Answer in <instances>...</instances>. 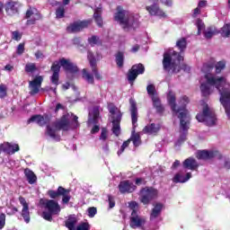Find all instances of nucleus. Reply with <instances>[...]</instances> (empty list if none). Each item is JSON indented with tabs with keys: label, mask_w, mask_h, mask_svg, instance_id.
I'll list each match as a JSON object with an SVG mask.
<instances>
[{
	"label": "nucleus",
	"mask_w": 230,
	"mask_h": 230,
	"mask_svg": "<svg viewBox=\"0 0 230 230\" xmlns=\"http://www.w3.org/2000/svg\"><path fill=\"white\" fill-rule=\"evenodd\" d=\"M92 22H93V20H84V21L75 22L70 24L66 30L71 33H75L76 31H82V30H84V28H88V26Z\"/></svg>",
	"instance_id": "2eb2a0df"
},
{
	"label": "nucleus",
	"mask_w": 230,
	"mask_h": 230,
	"mask_svg": "<svg viewBox=\"0 0 230 230\" xmlns=\"http://www.w3.org/2000/svg\"><path fill=\"white\" fill-rule=\"evenodd\" d=\"M109 112H110V120L112 123V133L115 136H119L121 134V128L119 126V123H121V118L123 114L121 113V111L118 109L114 104L110 103L108 105Z\"/></svg>",
	"instance_id": "1a4fd4ad"
},
{
	"label": "nucleus",
	"mask_w": 230,
	"mask_h": 230,
	"mask_svg": "<svg viewBox=\"0 0 230 230\" xmlns=\"http://www.w3.org/2000/svg\"><path fill=\"white\" fill-rule=\"evenodd\" d=\"M218 155V151H208V150H200L196 153L197 159L206 161L208 159H213V157H217Z\"/></svg>",
	"instance_id": "5701e85b"
},
{
	"label": "nucleus",
	"mask_w": 230,
	"mask_h": 230,
	"mask_svg": "<svg viewBox=\"0 0 230 230\" xmlns=\"http://www.w3.org/2000/svg\"><path fill=\"white\" fill-rule=\"evenodd\" d=\"M136 184L137 186H141V184H145V181L143 180V178H137L136 180Z\"/></svg>",
	"instance_id": "69168bd1"
},
{
	"label": "nucleus",
	"mask_w": 230,
	"mask_h": 230,
	"mask_svg": "<svg viewBox=\"0 0 230 230\" xmlns=\"http://www.w3.org/2000/svg\"><path fill=\"white\" fill-rule=\"evenodd\" d=\"M44 81V77L42 75H39L34 78L33 81L29 83L30 94H38L40 91V87L42 86V82Z\"/></svg>",
	"instance_id": "a211bd4d"
},
{
	"label": "nucleus",
	"mask_w": 230,
	"mask_h": 230,
	"mask_svg": "<svg viewBox=\"0 0 230 230\" xmlns=\"http://www.w3.org/2000/svg\"><path fill=\"white\" fill-rule=\"evenodd\" d=\"M96 213H97L96 208L93 207L88 208V217H90V218H93Z\"/></svg>",
	"instance_id": "6e6d98bb"
},
{
	"label": "nucleus",
	"mask_w": 230,
	"mask_h": 230,
	"mask_svg": "<svg viewBox=\"0 0 230 230\" xmlns=\"http://www.w3.org/2000/svg\"><path fill=\"white\" fill-rule=\"evenodd\" d=\"M64 91H67L70 87L73 89V91H76V86L69 84V83H66L62 85Z\"/></svg>",
	"instance_id": "13d9d810"
},
{
	"label": "nucleus",
	"mask_w": 230,
	"mask_h": 230,
	"mask_svg": "<svg viewBox=\"0 0 230 230\" xmlns=\"http://www.w3.org/2000/svg\"><path fill=\"white\" fill-rule=\"evenodd\" d=\"M19 202L22 206V217L26 224H30V204H28L23 197L19 198Z\"/></svg>",
	"instance_id": "aec40b11"
},
{
	"label": "nucleus",
	"mask_w": 230,
	"mask_h": 230,
	"mask_svg": "<svg viewBox=\"0 0 230 230\" xmlns=\"http://www.w3.org/2000/svg\"><path fill=\"white\" fill-rule=\"evenodd\" d=\"M25 18H27V26H31L37 22V21H40L42 19V14L37 10L35 7H30L25 14Z\"/></svg>",
	"instance_id": "ddd939ff"
},
{
	"label": "nucleus",
	"mask_w": 230,
	"mask_h": 230,
	"mask_svg": "<svg viewBox=\"0 0 230 230\" xmlns=\"http://www.w3.org/2000/svg\"><path fill=\"white\" fill-rule=\"evenodd\" d=\"M161 130V123H151L149 125H146L143 128L144 134H147L148 136H157Z\"/></svg>",
	"instance_id": "4be33fe9"
},
{
	"label": "nucleus",
	"mask_w": 230,
	"mask_h": 230,
	"mask_svg": "<svg viewBox=\"0 0 230 230\" xmlns=\"http://www.w3.org/2000/svg\"><path fill=\"white\" fill-rule=\"evenodd\" d=\"M6 85L0 84V98H4V96H6Z\"/></svg>",
	"instance_id": "864d4df0"
},
{
	"label": "nucleus",
	"mask_w": 230,
	"mask_h": 230,
	"mask_svg": "<svg viewBox=\"0 0 230 230\" xmlns=\"http://www.w3.org/2000/svg\"><path fill=\"white\" fill-rule=\"evenodd\" d=\"M146 10L150 15H156L157 17H166V13L159 8L156 3L152 5L146 6Z\"/></svg>",
	"instance_id": "a878e982"
},
{
	"label": "nucleus",
	"mask_w": 230,
	"mask_h": 230,
	"mask_svg": "<svg viewBox=\"0 0 230 230\" xmlns=\"http://www.w3.org/2000/svg\"><path fill=\"white\" fill-rule=\"evenodd\" d=\"M51 121V118L48 115H34L29 119V123H37L40 127H44Z\"/></svg>",
	"instance_id": "412c9836"
},
{
	"label": "nucleus",
	"mask_w": 230,
	"mask_h": 230,
	"mask_svg": "<svg viewBox=\"0 0 230 230\" xmlns=\"http://www.w3.org/2000/svg\"><path fill=\"white\" fill-rule=\"evenodd\" d=\"M88 44L92 47L100 46V44H102V40H100V37L93 35L88 38Z\"/></svg>",
	"instance_id": "e433bc0d"
},
{
	"label": "nucleus",
	"mask_w": 230,
	"mask_h": 230,
	"mask_svg": "<svg viewBox=\"0 0 230 230\" xmlns=\"http://www.w3.org/2000/svg\"><path fill=\"white\" fill-rule=\"evenodd\" d=\"M197 15H200V9H199V7L195 8L193 10V17H197Z\"/></svg>",
	"instance_id": "338daca9"
},
{
	"label": "nucleus",
	"mask_w": 230,
	"mask_h": 230,
	"mask_svg": "<svg viewBox=\"0 0 230 230\" xmlns=\"http://www.w3.org/2000/svg\"><path fill=\"white\" fill-rule=\"evenodd\" d=\"M78 128V117L73 113L64 115L58 122H52L47 125L46 134L49 136L53 141H60V130H69V128Z\"/></svg>",
	"instance_id": "7ed1b4c3"
},
{
	"label": "nucleus",
	"mask_w": 230,
	"mask_h": 230,
	"mask_svg": "<svg viewBox=\"0 0 230 230\" xmlns=\"http://www.w3.org/2000/svg\"><path fill=\"white\" fill-rule=\"evenodd\" d=\"M183 170H190L191 172H195L199 170V162L195 160L193 157H189L185 159L182 163Z\"/></svg>",
	"instance_id": "393cba45"
},
{
	"label": "nucleus",
	"mask_w": 230,
	"mask_h": 230,
	"mask_svg": "<svg viewBox=\"0 0 230 230\" xmlns=\"http://www.w3.org/2000/svg\"><path fill=\"white\" fill-rule=\"evenodd\" d=\"M179 166H181V161L175 160V162L172 165V169L175 170V169L179 168Z\"/></svg>",
	"instance_id": "0e129e2a"
},
{
	"label": "nucleus",
	"mask_w": 230,
	"mask_h": 230,
	"mask_svg": "<svg viewBox=\"0 0 230 230\" xmlns=\"http://www.w3.org/2000/svg\"><path fill=\"white\" fill-rule=\"evenodd\" d=\"M213 35H215V29L212 27L208 28L204 32L205 39H211Z\"/></svg>",
	"instance_id": "de8ad7c7"
},
{
	"label": "nucleus",
	"mask_w": 230,
	"mask_h": 230,
	"mask_svg": "<svg viewBox=\"0 0 230 230\" xmlns=\"http://www.w3.org/2000/svg\"><path fill=\"white\" fill-rule=\"evenodd\" d=\"M157 195H158L157 190L154 188L146 187L140 190L139 200L140 202H142V204L146 206L150 204V202L154 200V199H155Z\"/></svg>",
	"instance_id": "9b49d317"
},
{
	"label": "nucleus",
	"mask_w": 230,
	"mask_h": 230,
	"mask_svg": "<svg viewBox=\"0 0 230 230\" xmlns=\"http://www.w3.org/2000/svg\"><path fill=\"white\" fill-rule=\"evenodd\" d=\"M93 19L99 28L103 26V19L102 18V6L94 9Z\"/></svg>",
	"instance_id": "7c9ffc66"
},
{
	"label": "nucleus",
	"mask_w": 230,
	"mask_h": 230,
	"mask_svg": "<svg viewBox=\"0 0 230 230\" xmlns=\"http://www.w3.org/2000/svg\"><path fill=\"white\" fill-rule=\"evenodd\" d=\"M60 66L67 73V76L70 75L75 76L78 73V66H76V64L73 63L71 59L61 58L59 61L54 62L51 66L53 75L50 78L51 83L54 85H58V73H60Z\"/></svg>",
	"instance_id": "423d86ee"
},
{
	"label": "nucleus",
	"mask_w": 230,
	"mask_h": 230,
	"mask_svg": "<svg viewBox=\"0 0 230 230\" xmlns=\"http://www.w3.org/2000/svg\"><path fill=\"white\" fill-rule=\"evenodd\" d=\"M215 66L217 75H220L223 69H226V60L218 61L216 64L215 58H210L203 64L201 72L204 76L199 79V89L202 96L205 97L211 96L217 89L220 95L219 102L224 107L228 119H230V84L225 76L211 74Z\"/></svg>",
	"instance_id": "f257e3e1"
},
{
	"label": "nucleus",
	"mask_w": 230,
	"mask_h": 230,
	"mask_svg": "<svg viewBox=\"0 0 230 230\" xmlns=\"http://www.w3.org/2000/svg\"><path fill=\"white\" fill-rule=\"evenodd\" d=\"M88 60L90 62L92 72L93 75L95 76V79L102 80V74H100V72H98V69H96V58H94V54L92 51H88Z\"/></svg>",
	"instance_id": "b1692460"
},
{
	"label": "nucleus",
	"mask_w": 230,
	"mask_h": 230,
	"mask_svg": "<svg viewBox=\"0 0 230 230\" xmlns=\"http://www.w3.org/2000/svg\"><path fill=\"white\" fill-rule=\"evenodd\" d=\"M21 39H22V34L21 32H19V31H14L12 32V40H21Z\"/></svg>",
	"instance_id": "8fccbe9b"
},
{
	"label": "nucleus",
	"mask_w": 230,
	"mask_h": 230,
	"mask_svg": "<svg viewBox=\"0 0 230 230\" xmlns=\"http://www.w3.org/2000/svg\"><path fill=\"white\" fill-rule=\"evenodd\" d=\"M65 224L68 230H76V227H78V217L75 215H70Z\"/></svg>",
	"instance_id": "c85d7f7f"
},
{
	"label": "nucleus",
	"mask_w": 230,
	"mask_h": 230,
	"mask_svg": "<svg viewBox=\"0 0 230 230\" xmlns=\"http://www.w3.org/2000/svg\"><path fill=\"white\" fill-rule=\"evenodd\" d=\"M4 224H6V216L4 214L0 215V229L4 227Z\"/></svg>",
	"instance_id": "4d7b16f0"
},
{
	"label": "nucleus",
	"mask_w": 230,
	"mask_h": 230,
	"mask_svg": "<svg viewBox=\"0 0 230 230\" xmlns=\"http://www.w3.org/2000/svg\"><path fill=\"white\" fill-rule=\"evenodd\" d=\"M151 3H161V4H164V6H172L173 5V0H149Z\"/></svg>",
	"instance_id": "37998d69"
},
{
	"label": "nucleus",
	"mask_w": 230,
	"mask_h": 230,
	"mask_svg": "<svg viewBox=\"0 0 230 230\" xmlns=\"http://www.w3.org/2000/svg\"><path fill=\"white\" fill-rule=\"evenodd\" d=\"M107 137H109V131L107 130V128H102L99 139L100 141H102V143H105V141H107Z\"/></svg>",
	"instance_id": "a18cd8bd"
},
{
	"label": "nucleus",
	"mask_w": 230,
	"mask_h": 230,
	"mask_svg": "<svg viewBox=\"0 0 230 230\" xmlns=\"http://www.w3.org/2000/svg\"><path fill=\"white\" fill-rule=\"evenodd\" d=\"M192 177V174L190 172L186 171V169H183L180 172H178L176 174H174L172 178V182L181 183L184 184V182H188Z\"/></svg>",
	"instance_id": "dca6fc26"
},
{
	"label": "nucleus",
	"mask_w": 230,
	"mask_h": 230,
	"mask_svg": "<svg viewBox=\"0 0 230 230\" xmlns=\"http://www.w3.org/2000/svg\"><path fill=\"white\" fill-rule=\"evenodd\" d=\"M114 19L124 30H132V28L135 30V28L139 26V16L128 14L121 6L117 8V13H115Z\"/></svg>",
	"instance_id": "0eeeda50"
},
{
	"label": "nucleus",
	"mask_w": 230,
	"mask_h": 230,
	"mask_svg": "<svg viewBox=\"0 0 230 230\" xmlns=\"http://www.w3.org/2000/svg\"><path fill=\"white\" fill-rule=\"evenodd\" d=\"M145 73V66L143 64L134 65L128 73V80L131 85H133L134 81L137 78L138 75H143Z\"/></svg>",
	"instance_id": "4468645a"
},
{
	"label": "nucleus",
	"mask_w": 230,
	"mask_h": 230,
	"mask_svg": "<svg viewBox=\"0 0 230 230\" xmlns=\"http://www.w3.org/2000/svg\"><path fill=\"white\" fill-rule=\"evenodd\" d=\"M128 145H130V139H128L127 141H125L122 144V146H120V148L117 152L118 155H121V154H123V152H125V149L128 148Z\"/></svg>",
	"instance_id": "09e8293b"
},
{
	"label": "nucleus",
	"mask_w": 230,
	"mask_h": 230,
	"mask_svg": "<svg viewBox=\"0 0 230 230\" xmlns=\"http://www.w3.org/2000/svg\"><path fill=\"white\" fill-rule=\"evenodd\" d=\"M48 195L50 197V199H57V197H60L59 189H58V191L49 190Z\"/></svg>",
	"instance_id": "3c124183"
},
{
	"label": "nucleus",
	"mask_w": 230,
	"mask_h": 230,
	"mask_svg": "<svg viewBox=\"0 0 230 230\" xmlns=\"http://www.w3.org/2000/svg\"><path fill=\"white\" fill-rule=\"evenodd\" d=\"M83 78L88 83V84H94V76L87 72V69H83Z\"/></svg>",
	"instance_id": "4c0bfd02"
},
{
	"label": "nucleus",
	"mask_w": 230,
	"mask_h": 230,
	"mask_svg": "<svg viewBox=\"0 0 230 230\" xmlns=\"http://www.w3.org/2000/svg\"><path fill=\"white\" fill-rule=\"evenodd\" d=\"M129 103L133 128H136L137 127V107H136V102L132 99H130Z\"/></svg>",
	"instance_id": "cd10ccee"
},
{
	"label": "nucleus",
	"mask_w": 230,
	"mask_h": 230,
	"mask_svg": "<svg viewBox=\"0 0 230 230\" xmlns=\"http://www.w3.org/2000/svg\"><path fill=\"white\" fill-rule=\"evenodd\" d=\"M98 119H100V110L98 107H95L89 111L88 123L89 125H94L91 130L92 134H98L100 132V126L95 125L98 123Z\"/></svg>",
	"instance_id": "f8f14e48"
},
{
	"label": "nucleus",
	"mask_w": 230,
	"mask_h": 230,
	"mask_svg": "<svg viewBox=\"0 0 230 230\" xmlns=\"http://www.w3.org/2000/svg\"><path fill=\"white\" fill-rule=\"evenodd\" d=\"M59 194L61 197H63L62 199L63 204H67L69 200H71V195H69V190H66L63 187H59Z\"/></svg>",
	"instance_id": "2f4dec72"
},
{
	"label": "nucleus",
	"mask_w": 230,
	"mask_h": 230,
	"mask_svg": "<svg viewBox=\"0 0 230 230\" xmlns=\"http://www.w3.org/2000/svg\"><path fill=\"white\" fill-rule=\"evenodd\" d=\"M43 208L45 210L42 212L41 217L48 222H51L53 220V215H59L61 211L58 202L53 199H47L43 203Z\"/></svg>",
	"instance_id": "9d476101"
},
{
	"label": "nucleus",
	"mask_w": 230,
	"mask_h": 230,
	"mask_svg": "<svg viewBox=\"0 0 230 230\" xmlns=\"http://www.w3.org/2000/svg\"><path fill=\"white\" fill-rule=\"evenodd\" d=\"M167 102L171 107V110L172 111V116L179 118L180 119V128L181 130H183V132L188 131V128H190V112L188 110H186V105L190 103V99L188 96H182L180 99V105H181V108H177V104L175 103V93L172 91H169L167 93Z\"/></svg>",
	"instance_id": "f03ea898"
},
{
	"label": "nucleus",
	"mask_w": 230,
	"mask_h": 230,
	"mask_svg": "<svg viewBox=\"0 0 230 230\" xmlns=\"http://www.w3.org/2000/svg\"><path fill=\"white\" fill-rule=\"evenodd\" d=\"M75 230H91V225L88 222H82L77 225Z\"/></svg>",
	"instance_id": "49530a36"
},
{
	"label": "nucleus",
	"mask_w": 230,
	"mask_h": 230,
	"mask_svg": "<svg viewBox=\"0 0 230 230\" xmlns=\"http://www.w3.org/2000/svg\"><path fill=\"white\" fill-rule=\"evenodd\" d=\"M26 73H33L35 71V64L30 63L25 66Z\"/></svg>",
	"instance_id": "603ef678"
},
{
	"label": "nucleus",
	"mask_w": 230,
	"mask_h": 230,
	"mask_svg": "<svg viewBox=\"0 0 230 230\" xmlns=\"http://www.w3.org/2000/svg\"><path fill=\"white\" fill-rule=\"evenodd\" d=\"M225 167H226L228 170L230 169V160L229 159L225 161Z\"/></svg>",
	"instance_id": "774afa93"
},
{
	"label": "nucleus",
	"mask_w": 230,
	"mask_h": 230,
	"mask_svg": "<svg viewBox=\"0 0 230 230\" xmlns=\"http://www.w3.org/2000/svg\"><path fill=\"white\" fill-rule=\"evenodd\" d=\"M199 107H201L203 111L196 116V119L200 123H205L208 127H213V125H216L217 115L215 114V111L209 108L206 101L203 100L199 102Z\"/></svg>",
	"instance_id": "6e6552de"
},
{
	"label": "nucleus",
	"mask_w": 230,
	"mask_h": 230,
	"mask_svg": "<svg viewBox=\"0 0 230 230\" xmlns=\"http://www.w3.org/2000/svg\"><path fill=\"white\" fill-rule=\"evenodd\" d=\"M220 33L222 37H229L230 35V23H226L221 28Z\"/></svg>",
	"instance_id": "ea45409f"
},
{
	"label": "nucleus",
	"mask_w": 230,
	"mask_h": 230,
	"mask_svg": "<svg viewBox=\"0 0 230 230\" xmlns=\"http://www.w3.org/2000/svg\"><path fill=\"white\" fill-rule=\"evenodd\" d=\"M130 141L133 142L134 146H139L141 145V137L139 133H136V130L133 129Z\"/></svg>",
	"instance_id": "c9c22d12"
},
{
	"label": "nucleus",
	"mask_w": 230,
	"mask_h": 230,
	"mask_svg": "<svg viewBox=\"0 0 230 230\" xmlns=\"http://www.w3.org/2000/svg\"><path fill=\"white\" fill-rule=\"evenodd\" d=\"M146 91L149 98H155L156 96H159L157 94V90H155V85L154 84L148 83L146 86Z\"/></svg>",
	"instance_id": "f704fd0d"
},
{
	"label": "nucleus",
	"mask_w": 230,
	"mask_h": 230,
	"mask_svg": "<svg viewBox=\"0 0 230 230\" xmlns=\"http://www.w3.org/2000/svg\"><path fill=\"white\" fill-rule=\"evenodd\" d=\"M186 139V134L183 133L181 137H180V139L176 142V146H181V144L184 143Z\"/></svg>",
	"instance_id": "052dcab7"
},
{
	"label": "nucleus",
	"mask_w": 230,
	"mask_h": 230,
	"mask_svg": "<svg viewBox=\"0 0 230 230\" xmlns=\"http://www.w3.org/2000/svg\"><path fill=\"white\" fill-rule=\"evenodd\" d=\"M128 208L131 211L129 217V227H131V229L157 230V228L154 227L152 223L146 221V217L139 215V204H137V202H129Z\"/></svg>",
	"instance_id": "39448f33"
},
{
	"label": "nucleus",
	"mask_w": 230,
	"mask_h": 230,
	"mask_svg": "<svg viewBox=\"0 0 230 230\" xmlns=\"http://www.w3.org/2000/svg\"><path fill=\"white\" fill-rule=\"evenodd\" d=\"M196 26L198 28V35H200V33H202V31H204L206 25L204 24V22H202V20L198 19L196 21Z\"/></svg>",
	"instance_id": "79ce46f5"
},
{
	"label": "nucleus",
	"mask_w": 230,
	"mask_h": 230,
	"mask_svg": "<svg viewBox=\"0 0 230 230\" xmlns=\"http://www.w3.org/2000/svg\"><path fill=\"white\" fill-rule=\"evenodd\" d=\"M137 188V187L134 184V182L128 180L122 181L119 184V190L120 193H134Z\"/></svg>",
	"instance_id": "6ab92c4d"
},
{
	"label": "nucleus",
	"mask_w": 230,
	"mask_h": 230,
	"mask_svg": "<svg viewBox=\"0 0 230 230\" xmlns=\"http://www.w3.org/2000/svg\"><path fill=\"white\" fill-rule=\"evenodd\" d=\"M24 174L27 177L29 184H35V182L37 181V176L31 170L25 169Z\"/></svg>",
	"instance_id": "473e14b6"
},
{
	"label": "nucleus",
	"mask_w": 230,
	"mask_h": 230,
	"mask_svg": "<svg viewBox=\"0 0 230 230\" xmlns=\"http://www.w3.org/2000/svg\"><path fill=\"white\" fill-rule=\"evenodd\" d=\"M19 145L13 143L4 142L0 145V154H7L8 155H13L15 152H19Z\"/></svg>",
	"instance_id": "f3484780"
},
{
	"label": "nucleus",
	"mask_w": 230,
	"mask_h": 230,
	"mask_svg": "<svg viewBox=\"0 0 230 230\" xmlns=\"http://www.w3.org/2000/svg\"><path fill=\"white\" fill-rule=\"evenodd\" d=\"M163 204L162 203H155L154 205V208L151 210V214H150V220H155V218H157L158 217H161V213L163 211Z\"/></svg>",
	"instance_id": "c756f323"
},
{
	"label": "nucleus",
	"mask_w": 230,
	"mask_h": 230,
	"mask_svg": "<svg viewBox=\"0 0 230 230\" xmlns=\"http://www.w3.org/2000/svg\"><path fill=\"white\" fill-rule=\"evenodd\" d=\"M208 6V1L206 0H201L198 4V8L200 10L201 8H206Z\"/></svg>",
	"instance_id": "bf43d9fd"
},
{
	"label": "nucleus",
	"mask_w": 230,
	"mask_h": 230,
	"mask_svg": "<svg viewBox=\"0 0 230 230\" xmlns=\"http://www.w3.org/2000/svg\"><path fill=\"white\" fill-rule=\"evenodd\" d=\"M35 57L38 60H42V58H44V53H42V51L40 50H38L36 53H35Z\"/></svg>",
	"instance_id": "680f3d73"
},
{
	"label": "nucleus",
	"mask_w": 230,
	"mask_h": 230,
	"mask_svg": "<svg viewBox=\"0 0 230 230\" xmlns=\"http://www.w3.org/2000/svg\"><path fill=\"white\" fill-rule=\"evenodd\" d=\"M17 55H22L24 53V43H20L16 48Z\"/></svg>",
	"instance_id": "5fc2aeb1"
},
{
	"label": "nucleus",
	"mask_w": 230,
	"mask_h": 230,
	"mask_svg": "<svg viewBox=\"0 0 230 230\" xmlns=\"http://www.w3.org/2000/svg\"><path fill=\"white\" fill-rule=\"evenodd\" d=\"M184 62V57L177 53L173 49H169L164 53L163 67L164 71H172V73H180L181 69L184 73H190L191 67Z\"/></svg>",
	"instance_id": "20e7f679"
},
{
	"label": "nucleus",
	"mask_w": 230,
	"mask_h": 230,
	"mask_svg": "<svg viewBox=\"0 0 230 230\" xmlns=\"http://www.w3.org/2000/svg\"><path fill=\"white\" fill-rule=\"evenodd\" d=\"M66 13V9L64 8V5H60L57 10H56V17L57 19H62Z\"/></svg>",
	"instance_id": "c03bdc74"
},
{
	"label": "nucleus",
	"mask_w": 230,
	"mask_h": 230,
	"mask_svg": "<svg viewBox=\"0 0 230 230\" xmlns=\"http://www.w3.org/2000/svg\"><path fill=\"white\" fill-rule=\"evenodd\" d=\"M125 60V56L123 55V53L119 52L116 55V64L118 66V67H123V62Z\"/></svg>",
	"instance_id": "58836bf2"
},
{
	"label": "nucleus",
	"mask_w": 230,
	"mask_h": 230,
	"mask_svg": "<svg viewBox=\"0 0 230 230\" xmlns=\"http://www.w3.org/2000/svg\"><path fill=\"white\" fill-rule=\"evenodd\" d=\"M186 39L184 38L178 40L176 42V46L180 49V51H184V49H186Z\"/></svg>",
	"instance_id": "a19ab883"
},
{
	"label": "nucleus",
	"mask_w": 230,
	"mask_h": 230,
	"mask_svg": "<svg viewBox=\"0 0 230 230\" xmlns=\"http://www.w3.org/2000/svg\"><path fill=\"white\" fill-rule=\"evenodd\" d=\"M109 206L110 208L112 209V208H114L116 206V203L114 202V199H112V197L109 196Z\"/></svg>",
	"instance_id": "e2e57ef3"
},
{
	"label": "nucleus",
	"mask_w": 230,
	"mask_h": 230,
	"mask_svg": "<svg viewBox=\"0 0 230 230\" xmlns=\"http://www.w3.org/2000/svg\"><path fill=\"white\" fill-rule=\"evenodd\" d=\"M19 3L13 2V1H9L5 4V12L7 15H15V13H18L19 12Z\"/></svg>",
	"instance_id": "bb28decb"
},
{
	"label": "nucleus",
	"mask_w": 230,
	"mask_h": 230,
	"mask_svg": "<svg viewBox=\"0 0 230 230\" xmlns=\"http://www.w3.org/2000/svg\"><path fill=\"white\" fill-rule=\"evenodd\" d=\"M151 100L153 102L154 108L156 109V111L163 112V111H164V107H163V104L161 103V99H159V95L151 98Z\"/></svg>",
	"instance_id": "72a5a7b5"
}]
</instances>
